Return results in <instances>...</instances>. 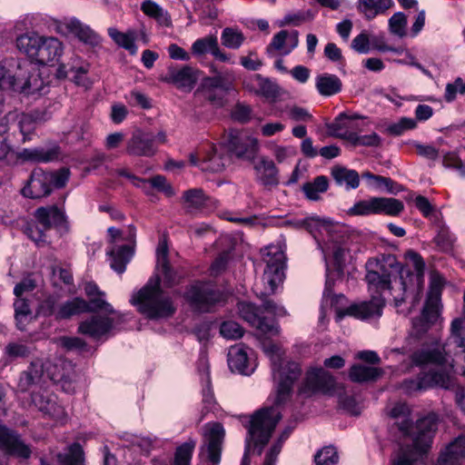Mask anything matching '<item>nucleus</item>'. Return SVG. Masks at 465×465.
I'll use <instances>...</instances> for the list:
<instances>
[{"instance_id":"nucleus-19","label":"nucleus","mask_w":465,"mask_h":465,"mask_svg":"<svg viewBox=\"0 0 465 465\" xmlns=\"http://www.w3.org/2000/svg\"><path fill=\"white\" fill-rule=\"evenodd\" d=\"M64 52L63 43L54 36L43 35L35 62L50 64L59 60Z\"/></svg>"},{"instance_id":"nucleus-24","label":"nucleus","mask_w":465,"mask_h":465,"mask_svg":"<svg viewBox=\"0 0 465 465\" xmlns=\"http://www.w3.org/2000/svg\"><path fill=\"white\" fill-rule=\"evenodd\" d=\"M326 128L331 136L346 140L349 143H351L358 129L354 123L348 121L346 113H341L333 122L326 124Z\"/></svg>"},{"instance_id":"nucleus-4","label":"nucleus","mask_w":465,"mask_h":465,"mask_svg":"<svg viewBox=\"0 0 465 465\" xmlns=\"http://www.w3.org/2000/svg\"><path fill=\"white\" fill-rule=\"evenodd\" d=\"M389 417L393 420V427L402 437L411 440V446L401 448L393 460V465H418L422 456L431 446L437 430V416L429 414L415 424L411 419L410 407L402 402L394 404L388 410Z\"/></svg>"},{"instance_id":"nucleus-35","label":"nucleus","mask_w":465,"mask_h":465,"mask_svg":"<svg viewBox=\"0 0 465 465\" xmlns=\"http://www.w3.org/2000/svg\"><path fill=\"white\" fill-rule=\"evenodd\" d=\"M35 217L38 223L47 230L64 222V213L54 205L38 208Z\"/></svg>"},{"instance_id":"nucleus-61","label":"nucleus","mask_w":465,"mask_h":465,"mask_svg":"<svg viewBox=\"0 0 465 465\" xmlns=\"http://www.w3.org/2000/svg\"><path fill=\"white\" fill-rule=\"evenodd\" d=\"M381 143V138L378 134L372 132L369 134L361 135L357 132L351 141V144L354 146H379Z\"/></svg>"},{"instance_id":"nucleus-21","label":"nucleus","mask_w":465,"mask_h":465,"mask_svg":"<svg viewBox=\"0 0 465 465\" xmlns=\"http://www.w3.org/2000/svg\"><path fill=\"white\" fill-rule=\"evenodd\" d=\"M245 90L266 99H275L279 95V86L269 78L254 74L242 82Z\"/></svg>"},{"instance_id":"nucleus-42","label":"nucleus","mask_w":465,"mask_h":465,"mask_svg":"<svg viewBox=\"0 0 465 465\" xmlns=\"http://www.w3.org/2000/svg\"><path fill=\"white\" fill-rule=\"evenodd\" d=\"M382 374L381 369L357 364L350 370V379L355 382L376 381Z\"/></svg>"},{"instance_id":"nucleus-34","label":"nucleus","mask_w":465,"mask_h":465,"mask_svg":"<svg viewBox=\"0 0 465 465\" xmlns=\"http://www.w3.org/2000/svg\"><path fill=\"white\" fill-rule=\"evenodd\" d=\"M107 33L118 46L127 50L132 55L137 54L138 47L135 45V41L138 39V34L135 30L128 29L123 33L115 27H109Z\"/></svg>"},{"instance_id":"nucleus-27","label":"nucleus","mask_w":465,"mask_h":465,"mask_svg":"<svg viewBox=\"0 0 465 465\" xmlns=\"http://www.w3.org/2000/svg\"><path fill=\"white\" fill-rule=\"evenodd\" d=\"M59 151L54 148H25L16 152L17 163L25 162L48 163L58 158Z\"/></svg>"},{"instance_id":"nucleus-2","label":"nucleus","mask_w":465,"mask_h":465,"mask_svg":"<svg viewBox=\"0 0 465 465\" xmlns=\"http://www.w3.org/2000/svg\"><path fill=\"white\" fill-rule=\"evenodd\" d=\"M366 269L365 280L371 300L351 304L345 311H339V318L344 315H351L360 320L380 318L385 305L386 292L392 296L396 306L404 302L407 291L402 279L399 281L395 279L392 285V277L401 270V265L394 255L383 254L381 257L370 259L366 263Z\"/></svg>"},{"instance_id":"nucleus-5","label":"nucleus","mask_w":465,"mask_h":465,"mask_svg":"<svg viewBox=\"0 0 465 465\" xmlns=\"http://www.w3.org/2000/svg\"><path fill=\"white\" fill-rule=\"evenodd\" d=\"M295 229H306L315 239L323 252L324 259L332 257L335 269L331 271L326 264V282L324 297L331 295L335 281L341 276V263L347 250L342 227L330 219L310 216L302 220H288L284 222Z\"/></svg>"},{"instance_id":"nucleus-20","label":"nucleus","mask_w":465,"mask_h":465,"mask_svg":"<svg viewBox=\"0 0 465 465\" xmlns=\"http://www.w3.org/2000/svg\"><path fill=\"white\" fill-rule=\"evenodd\" d=\"M465 460V435H460L442 449L436 465H463Z\"/></svg>"},{"instance_id":"nucleus-28","label":"nucleus","mask_w":465,"mask_h":465,"mask_svg":"<svg viewBox=\"0 0 465 465\" xmlns=\"http://www.w3.org/2000/svg\"><path fill=\"white\" fill-rule=\"evenodd\" d=\"M331 376L322 368H312L305 378L303 391H325L332 386Z\"/></svg>"},{"instance_id":"nucleus-49","label":"nucleus","mask_w":465,"mask_h":465,"mask_svg":"<svg viewBox=\"0 0 465 465\" xmlns=\"http://www.w3.org/2000/svg\"><path fill=\"white\" fill-rule=\"evenodd\" d=\"M218 44V39L214 35H209L195 40L191 47L192 53L195 56H202L207 53L213 54L214 48Z\"/></svg>"},{"instance_id":"nucleus-1","label":"nucleus","mask_w":465,"mask_h":465,"mask_svg":"<svg viewBox=\"0 0 465 465\" xmlns=\"http://www.w3.org/2000/svg\"><path fill=\"white\" fill-rule=\"evenodd\" d=\"M262 349L271 360L272 374L276 388L275 406L262 409L252 417L242 465H250L249 451L252 444L262 449L268 442L272 432L282 418L276 407L287 401L294 381L302 373L299 364L287 361L284 358L283 350L277 344L266 342L263 343ZM261 451L262 450H259V454Z\"/></svg>"},{"instance_id":"nucleus-12","label":"nucleus","mask_w":465,"mask_h":465,"mask_svg":"<svg viewBox=\"0 0 465 465\" xmlns=\"http://www.w3.org/2000/svg\"><path fill=\"white\" fill-rule=\"evenodd\" d=\"M184 297L195 310L208 312L218 302L219 293L208 283L196 282L188 288Z\"/></svg>"},{"instance_id":"nucleus-6","label":"nucleus","mask_w":465,"mask_h":465,"mask_svg":"<svg viewBox=\"0 0 465 465\" xmlns=\"http://www.w3.org/2000/svg\"><path fill=\"white\" fill-rule=\"evenodd\" d=\"M70 177V171L62 168L56 172H46L41 168L34 169L29 179L21 190L26 198L39 199L49 195L53 188H63Z\"/></svg>"},{"instance_id":"nucleus-48","label":"nucleus","mask_w":465,"mask_h":465,"mask_svg":"<svg viewBox=\"0 0 465 465\" xmlns=\"http://www.w3.org/2000/svg\"><path fill=\"white\" fill-rule=\"evenodd\" d=\"M212 72L215 74L211 77H205L201 84L202 90H218V91H229L231 89V83L222 74L218 73L216 69L212 66Z\"/></svg>"},{"instance_id":"nucleus-64","label":"nucleus","mask_w":465,"mask_h":465,"mask_svg":"<svg viewBox=\"0 0 465 465\" xmlns=\"http://www.w3.org/2000/svg\"><path fill=\"white\" fill-rule=\"evenodd\" d=\"M442 163L447 168L457 169L461 176H465V165L454 152H449L442 154Z\"/></svg>"},{"instance_id":"nucleus-58","label":"nucleus","mask_w":465,"mask_h":465,"mask_svg":"<svg viewBox=\"0 0 465 465\" xmlns=\"http://www.w3.org/2000/svg\"><path fill=\"white\" fill-rule=\"evenodd\" d=\"M58 297L49 295L37 307L36 314L43 316H54L56 319V312L59 306Z\"/></svg>"},{"instance_id":"nucleus-53","label":"nucleus","mask_w":465,"mask_h":465,"mask_svg":"<svg viewBox=\"0 0 465 465\" xmlns=\"http://www.w3.org/2000/svg\"><path fill=\"white\" fill-rule=\"evenodd\" d=\"M25 376L28 383L39 382L46 377L45 360L36 359L33 361L25 372Z\"/></svg>"},{"instance_id":"nucleus-60","label":"nucleus","mask_w":465,"mask_h":465,"mask_svg":"<svg viewBox=\"0 0 465 465\" xmlns=\"http://www.w3.org/2000/svg\"><path fill=\"white\" fill-rule=\"evenodd\" d=\"M417 127V122L415 119L409 117H402L397 123L391 124L388 127L390 134L393 135H401L405 131L413 130Z\"/></svg>"},{"instance_id":"nucleus-41","label":"nucleus","mask_w":465,"mask_h":465,"mask_svg":"<svg viewBox=\"0 0 465 465\" xmlns=\"http://www.w3.org/2000/svg\"><path fill=\"white\" fill-rule=\"evenodd\" d=\"M391 5V0H359L358 10L370 20L385 12Z\"/></svg>"},{"instance_id":"nucleus-55","label":"nucleus","mask_w":465,"mask_h":465,"mask_svg":"<svg viewBox=\"0 0 465 465\" xmlns=\"http://www.w3.org/2000/svg\"><path fill=\"white\" fill-rule=\"evenodd\" d=\"M339 460L337 450L332 446L322 448L315 455L316 465H336Z\"/></svg>"},{"instance_id":"nucleus-47","label":"nucleus","mask_w":465,"mask_h":465,"mask_svg":"<svg viewBox=\"0 0 465 465\" xmlns=\"http://www.w3.org/2000/svg\"><path fill=\"white\" fill-rule=\"evenodd\" d=\"M404 209L401 201L395 198L377 197V214L385 213L387 215L396 216Z\"/></svg>"},{"instance_id":"nucleus-29","label":"nucleus","mask_w":465,"mask_h":465,"mask_svg":"<svg viewBox=\"0 0 465 465\" xmlns=\"http://www.w3.org/2000/svg\"><path fill=\"white\" fill-rule=\"evenodd\" d=\"M15 321L18 330L24 331L27 329L38 314H35L31 308L29 298H15L14 302Z\"/></svg>"},{"instance_id":"nucleus-38","label":"nucleus","mask_w":465,"mask_h":465,"mask_svg":"<svg viewBox=\"0 0 465 465\" xmlns=\"http://www.w3.org/2000/svg\"><path fill=\"white\" fill-rule=\"evenodd\" d=\"M315 86L321 95L331 96L341 92L342 84L335 74H322L316 77Z\"/></svg>"},{"instance_id":"nucleus-8","label":"nucleus","mask_w":465,"mask_h":465,"mask_svg":"<svg viewBox=\"0 0 465 465\" xmlns=\"http://www.w3.org/2000/svg\"><path fill=\"white\" fill-rule=\"evenodd\" d=\"M262 260L266 268L262 275V282L268 292L273 293L283 279V265L285 255L279 245H269L262 251Z\"/></svg>"},{"instance_id":"nucleus-39","label":"nucleus","mask_w":465,"mask_h":465,"mask_svg":"<svg viewBox=\"0 0 465 465\" xmlns=\"http://www.w3.org/2000/svg\"><path fill=\"white\" fill-rule=\"evenodd\" d=\"M87 302L82 298H74L59 305L56 312V320L69 319L74 315L87 312Z\"/></svg>"},{"instance_id":"nucleus-32","label":"nucleus","mask_w":465,"mask_h":465,"mask_svg":"<svg viewBox=\"0 0 465 465\" xmlns=\"http://www.w3.org/2000/svg\"><path fill=\"white\" fill-rule=\"evenodd\" d=\"M33 401L40 411L52 418L64 421L66 418L64 408L58 404L54 396L35 395Z\"/></svg>"},{"instance_id":"nucleus-10","label":"nucleus","mask_w":465,"mask_h":465,"mask_svg":"<svg viewBox=\"0 0 465 465\" xmlns=\"http://www.w3.org/2000/svg\"><path fill=\"white\" fill-rule=\"evenodd\" d=\"M46 378L60 383L61 388L68 393L74 391L75 371L69 361L62 358L45 360Z\"/></svg>"},{"instance_id":"nucleus-3","label":"nucleus","mask_w":465,"mask_h":465,"mask_svg":"<svg viewBox=\"0 0 465 465\" xmlns=\"http://www.w3.org/2000/svg\"><path fill=\"white\" fill-rule=\"evenodd\" d=\"M167 256V243L163 240L156 249L157 274L149 279L138 292H134L130 300L138 312L150 320L170 318L176 311L173 299L160 286L161 277L166 287L178 284L181 279V275L170 266Z\"/></svg>"},{"instance_id":"nucleus-14","label":"nucleus","mask_w":465,"mask_h":465,"mask_svg":"<svg viewBox=\"0 0 465 465\" xmlns=\"http://www.w3.org/2000/svg\"><path fill=\"white\" fill-rule=\"evenodd\" d=\"M238 311L241 317L264 334H277L279 327L275 322L262 316V310L252 303L239 302Z\"/></svg>"},{"instance_id":"nucleus-16","label":"nucleus","mask_w":465,"mask_h":465,"mask_svg":"<svg viewBox=\"0 0 465 465\" xmlns=\"http://www.w3.org/2000/svg\"><path fill=\"white\" fill-rule=\"evenodd\" d=\"M199 71L188 65H184L180 69L169 68L165 75L161 77V81L175 85L178 89L189 92L191 91L197 80Z\"/></svg>"},{"instance_id":"nucleus-25","label":"nucleus","mask_w":465,"mask_h":465,"mask_svg":"<svg viewBox=\"0 0 465 465\" xmlns=\"http://www.w3.org/2000/svg\"><path fill=\"white\" fill-rule=\"evenodd\" d=\"M257 180L264 186L272 187L279 183L278 169L273 163L265 156H261L253 165Z\"/></svg>"},{"instance_id":"nucleus-15","label":"nucleus","mask_w":465,"mask_h":465,"mask_svg":"<svg viewBox=\"0 0 465 465\" xmlns=\"http://www.w3.org/2000/svg\"><path fill=\"white\" fill-rule=\"evenodd\" d=\"M299 45V33L296 30H282L273 35L266 47L269 56L288 55Z\"/></svg>"},{"instance_id":"nucleus-62","label":"nucleus","mask_w":465,"mask_h":465,"mask_svg":"<svg viewBox=\"0 0 465 465\" xmlns=\"http://www.w3.org/2000/svg\"><path fill=\"white\" fill-rule=\"evenodd\" d=\"M127 103L132 106H140L143 109L152 107L151 100L142 92L133 90L125 95Z\"/></svg>"},{"instance_id":"nucleus-31","label":"nucleus","mask_w":465,"mask_h":465,"mask_svg":"<svg viewBox=\"0 0 465 465\" xmlns=\"http://www.w3.org/2000/svg\"><path fill=\"white\" fill-rule=\"evenodd\" d=\"M211 199L202 189L193 188L183 192L182 203L187 213H195L209 206Z\"/></svg>"},{"instance_id":"nucleus-40","label":"nucleus","mask_w":465,"mask_h":465,"mask_svg":"<svg viewBox=\"0 0 465 465\" xmlns=\"http://www.w3.org/2000/svg\"><path fill=\"white\" fill-rule=\"evenodd\" d=\"M331 176L339 185H345L347 189H356L360 184V177L356 171L342 166H334Z\"/></svg>"},{"instance_id":"nucleus-59","label":"nucleus","mask_w":465,"mask_h":465,"mask_svg":"<svg viewBox=\"0 0 465 465\" xmlns=\"http://www.w3.org/2000/svg\"><path fill=\"white\" fill-rule=\"evenodd\" d=\"M104 296L105 295H95L90 297L89 301L87 302V312L103 311L108 314L115 313V311L114 310L112 305L104 300Z\"/></svg>"},{"instance_id":"nucleus-54","label":"nucleus","mask_w":465,"mask_h":465,"mask_svg":"<svg viewBox=\"0 0 465 465\" xmlns=\"http://www.w3.org/2000/svg\"><path fill=\"white\" fill-rule=\"evenodd\" d=\"M406 26H407V17L401 13H395L389 19V29L392 35H395L399 37H403L406 35Z\"/></svg>"},{"instance_id":"nucleus-23","label":"nucleus","mask_w":465,"mask_h":465,"mask_svg":"<svg viewBox=\"0 0 465 465\" xmlns=\"http://www.w3.org/2000/svg\"><path fill=\"white\" fill-rule=\"evenodd\" d=\"M228 365L232 371L243 375L252 374L255 369L249 359L247 348L242 343L229 349Z\"/></svg>"},{"instance_id":"nucleus-45","label":"nucleus","mask_w":465,"mask_h":465,"mask_svg":"<svg viewBox=\"0 0 465 465\" xmlns=\"http://www.w3.org/2000/svg\"><path fill=\"white\" fill-rule=\"evenodd\" d=\"M222 45L229 49H239L245 41L243 33L237 27H225L221 35Z\"/></svg>"},{"instance_id":"nucleus-7","label":"nucleus","mask_w":465,"mask_h":465,"mask_svg":"<svg viewBox=\"0 0 465 465\" xmlns=\"http://www.w3.org/2000/svg\"><path fill=\"white\" fill-rule=\"evenodd\" d=\"M111 242L117 243L126 242L125 244L113 248L107 252L111 256V268L118 273L125 271L126 264L131 261L135 245L136 231L133 226H129L125 231H120L114 227L108 229Z\"/></svg>"},{"instance_id":"nucleus-51","label":"nucleus","mask_w":465,"mask_h":465,"mask_svg":"<svg viewBox=\"0 0 465 465\" xmlns=\"http://www.w3.org/2000/svg\"><path fill=\"white\" fill-rule=\"evenodd\" d=\"M348 213L351 215L377 214V197L357 202L349 209Z\"/></svg>"},{"instance_id":"nucleus-13","label":"nucleus","mask_w":465,"mask_h":465,"mask_svg":"<svg viewBox=\"0 0 465 465\" xmlns=\"http://www.w3.org/2000/svg\"><path fill=\"white\" fill-rule=\"evenodd\" d=\"M228 150L236 157L253 160L259 151L257 138L246 134L231 133L226 141Z\"/></svg>"},{"instance_id":"nucleus-56","label":"nucleus","mask_w":465,"mask_h":465,"mask_svg":"<svg viewBox=\"0 0 465 465\" xmlns=\"http://www.w3.org/2000/svg\"><path fill=\"white\" fill-rule=\"evenodd\" d=\"M30 353V348L23 342L12 341L5 348V355L10 360L25 358L28 357Z\"/></svg>"},{"instance_id":"nucleus-50","label":"nucleus","mask_w":465,"mask_h":465,"mask_svg":"<svg viewBox=\"0 0 465 465\" xmlns=\"http://www.w3.org/2000/svg\"><path fill=\"white\" fill-rule=\"evenodd\" d=\"M362 178L368 180V184L375 190H385L386 192L392 193L396 183L388 177L375 175L370 172L362 173Z\"/></svg>"},{"instance_id":"nucleus-33","label":"nucleus","mask_w":465,"mask_h":465,"mask_svg":"<svg viewBox=\"0 0 465 465\" xmlns=\"http://www.w3.org/2000/svg\"><path fill=\"white\" fill-rule=\"evenodd\" d=\"M43 35L35 31L26 32L16 37L17 49L35 62Z\"/></svg>"},{"instance_id":"nucleus-18","label":"nucleus","mask_w":465,"mask_h":465,"mask_svg":"<svg viewBox=\"0 0 465 465\" xmlns=\"http://www.w3.org/2000/svg\"><path fill=\"white\" fill-rule=\"evenodd\" d=\"M114 320L107 316H91L79 323L78 332L92 339L98 340L113 329Z\"/></svg>"},{"instance_id":"nucleus-52","label":"nucleus","mask_w":465,"mask_h":465,"mask_svg":"<svg viewBox=\"0 0 465 465\" xmlns=\"http://www.w3.org/2000/svg\"><path fill=\"white\" fill-rule=\"evenodd\" d=\"M195 445V440H189L179 446L174 456V465H190Z\"/></svg>"},{"instance_id":"nucleus-30","label":"nucleus","mask_w":465,"mask_h":465,"mask_svg":"<svg viewBox=\"0 0 465 465\" xmlns=\"http://www.w3.org/2000/svg\"><path fill=\"white\" fill-rule=\"evenodd\" d=\"M444 284V278L439 272H433L430 274V290L425 306L432 310V318L435 317L437 312H440V297Z\"/></svg>"},{"instance_id":"nucleus-9","label":"nucleus","mask_w":465,"mask_h":465,"mask_svg":"<svg viewBox=\"0 0 465 465\" xmlns=\"http://www.w3.org/2000/svg\"><path fill=\"white\" fill-rule=\"evenodd\" d=\"M224 436L225 430L219 422H209L203 427L204 444L201 448V456H205L212 465L220 463Z\"/></svg>"},{"instance_id":"nucleus-22","label":"nucleus","mask_w":465,"mask_h":465,"mask_svg":"<svg viewBox=\"0 0 465 465\" xmlns=\"http://www.w3.org/2000/svg\"><path fill=\"white\" fill-rule=\"evenodd\" d=\"M153 142V134L135 131L127 142L126 152L134 156H152L155 153Z\"/></svg>"},{"instance_id":"nucleus-46","label":"nucleus","mask_w":465,"mask_h":465,"mask_svg":"<svg viewBox=\"0 0 465 465\" xmlns=\"http://www.w3.org/2000/svg\"><path fill=\"white\" fill-rule=\"evenodd\" d=\"M57 460L62 465H84V450L80 444L74 443L67 452L59 453Z\"/></svg>"},{"instance_id":"nucleus-26","label":"nucleus","mask_w":465,"mask_h":465,"mask_svg":"<svg viewBox=\"0 0 465 465\" xmlns=\"http://www.w3.org/2000/svg\"><path fill=\"white\" fill-rule=\"evenodd\" d=\"M62 26L69 33L74 35L80 41L92 45H97L101 42V38L89 25L82 23L79 19L72 17L65 19Z\"/></svg>"},{"instance_id":"nucleus-44","label":"nucleus","mask_w":465,"mask_h":465,"mask_svg":"<svg viewBox=\"0 0 465 465\" xmlns=\"http://www.w3.org/2000/svg\"><path fill=\"white\" fill-rule=\"evenodd\" d=\"M328 188V178L324 175H319L313 181L304 183L302 192L309 200L317 201L320 198V193L326 192Z\"/></svg>"},{"instance_id":"nucleus-11","label":"nucleus","mask_w":465,"mask_h":465,"mask_svg":"<svg viewBox=\"0 0 465 465\" xmlns=\"http://www.w3.org/2000/svg\"><path fill=\"white\" fill-rule=\"evenodd\" d=\"M189 160L192 165L199 167L203 172L220 173L229 163V159L222 148L209 145L203 153H191Z\"/></svg>"},{"instance_id":"nucleus-57","label":"nucleus","mask_w":465,"mask_h":465,"mask_svg":"<svg viewBox=\"0 0 465 465\" xmlns=\"http://www.w3.org/2000/svg\"><path fill=\"white\" fill-rule=\"evenodd\" d=\"M243 329L234 321H226L221 324L220 333L227 340H236L243 335Z\"/></svg>"},{"instance_id":"nucleus-43","label":"nucleus","mask_w":465,"mask_h":465,"mask_svg":"<svg viewBox=\"0 0 465 465\" xmlns=\"http://www.w3.org/2000/svg\"><path fill=\"white\" fill-rule=\"evenodd\" d=\"M431 312V309L428 306H424L421 315L412 321L411 334L419 337L428 331L431 324H433L440 316V312H437L435 317L432 318Z\"/></svg>"},{"instance_id":"nucleus-63","label":"nucleus","mask_w":465,"mask_h":465,"mask_svg":"<svg viewBox=\"0 0 465 465\" xmlns=\"http://www.w3.org/2000/svg\"><path fill=\"white\" fill-rule=\"evenodd\" d=\"M47 229H44L38 223H29L25 227V233L27 236L34 241L37 245L41 243H45L46 234L45 232Z\"/></svg>"},{"instance_id":"nucleus-37","label":"nucleus","mask_w":465,"mask_h":465,"mask_svg":"<svg viewBox=\"0 0 465 465\" xmlns=\"http://www.w3.org/2000/svg\"><path fill=\"white\" fill-rule=\"evenodd\" d=\"M134 185L141 188L146 194H153V189L163 192L167 196L174 194L173 187L162 175H156L150 180L134 177Z\"/></svg>"},{"instance_id":"nucleus-17","label":"nucleus","mask_w":465,"mask_h":465,"mask_svg":"<svg viewBox=\"0 0 465 465\" xmlns=\"http://www.w3.org/2000/svg\"><path fill=\"white\" fill-rule=\"evenodd\" d=\"M0 448L21 459H28L32 453L29 445L25 444L17 433L1 424Z\"/></svg>"},{"instance_id":"nucleus-36","label":"nucleus","mask_w":465,"mask_h":465,"mask_svg":"<svg viewBox=\"0 0 465 465\" xmlns=\"http://www.w3.org/2000/svg\"><path fill=\"white\" fill-rule=\"evenodd\" d=\"M141 10L145 15L154 19L160 26L171 27L173 25L168 11L153 0H143L141 4Z\"/></svg>"}]
</instances>
